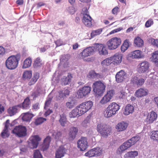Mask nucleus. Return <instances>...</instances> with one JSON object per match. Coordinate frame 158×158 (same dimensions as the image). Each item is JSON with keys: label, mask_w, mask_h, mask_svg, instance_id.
Returning <instances> with one entry per match:
<instances>
[{"label": "nucleus", "mask_w": 158, "mask_h": 158, "mask_svg": "<svg viewBox=\"0 0 158 158\" xmlns=\"http://www.w3.org/2000/svg\"><path fill=\"white\" fill-rule=\"evenodd\" d=\"M60 122L61 126L63 127L66 126L68 125V122L67 121L65 114H62L60 115Z\"/></svg>", "instance_id": "obj_37"}, {"label": "nucleus", "mask_w": 158, "mask_h": 158, "mask_svg": "<svg viewBox=\"0 0 158 158\" xmlns=\"http://www.w3.org/2000/svg\"><path fill=\"white\" fill-rule=\"evenodd\" d=\"M128 124V123L126 122L121 121L116 125V128H127Z\"/></svg>", "instance_id": "obj_40"}, {"label": "nucleus", "mask_w": 158, "mask_h": 158, "mask_svg": "<svg viewBox=\"0 0 158 158\" xmlns=\"http://www.w3.org/2000/svg\"><path fill=\"white\" fill-rule=\"evenodd\" d=\"M151 138L154 140H157L158 138V131H153L150 133Z\"/></svg>", "instance_id": "obj_45"}, {"label": "nucleus", "mask_w": 158, "mask_h": 158, "mask_svg": "<svg viewBox=\"0 0 158 158\" xmlns=\"http://www.w3.org/2000/svg\"><path fill=\"white\" fill-rule=\"evenodd\" d=\"M98 73H96L93 70L90 71L87 75V77L90 79H96L97 78L98 76Z\"/></svg>", "instance_id": "obj_42"}, {"label": "nucleus", "mask_w": 158, "mask_h": 158, "mask_svg": "<svg viewBox=\"0 0 158 158\" xmlns=\"http://www.w3.org/2000/svg\"><path fill=\"white\" fill-rule=\"evenodd\" d=\"M121 42L120 38L114 37L109 40L107 42L106 45L109 49L113 50L116 49L120 46Z\"/></svg>", "instance_id": "obj_5"}, {"label": "nucleus", "mask_w": 158, "mask_h": 158, "mask_svg": "<svg viewBox=\"0 0 158 158\" xmlns=\"http://www.w3.org/2000/svg\"><path fill=\"white\" fill-rule=\"evenodd\" d=\"M20 58V56L19 54L9 56L6 61L5 64L6 68L10 70L16 69L18 66Z\"/></svg>", "instance_id": "obj_1"}, {"label": "nucleus", "mask_w": 158, "mask_h": 158, "mask_svg": "<svg viewBox=\"0 0 158 158\" xmlns=\"http://www.w3.org/2000/svg\"><path fill=\"white\" fill-rule=\"evenodd\" d=\"M62 93H63V95H61L62 98H64L67 95H68L69 93V91L68 89H64L62 90Z\"/></svg>", "instance_id": "obj_62"}, {"label": "nucleus", "mask_w": 158, "mask_h": 158, "mask_svg": "<svg viewBox=\"0 0 158 158\" xmlns=\"http://www.w3.org/2000/svg\"><path fill=\"white\" fill-rule=\"evenodd\" d=\"M44 93V91L42 89L40 88H38L36 91L32 93V95L33 97V98H36L38 96H40Z\"/></svg>", "instance_id": "obj_36"}, {"label": "nucleus", "mask_w": 158, "mask_h": 158, "mask_svg": "<svg viewBox=\"0 0 158 158\" xmlns=\"http://www.w3.org/2000/svg\"><path fill=\"white\" fill-rule=\"evenodd\" d=\"M51 100L52 99L49 98H48L45 102L44 109L46 110L47 109L48 107L49 106V105L50 104Z\"/></svg>", "instance_id": "obj_60"}, {"label": "nucleus", "mask_w": 158, "mask_h": 158, "mask_svg": "<svg viewBox=\"0 0 158 158\" xmlns=\"http://www.w3.org/2000/svg\"><path fill=\"white\" fill-rule=\"evenodd\" d=\"M134 43L135 46L141 47L143 45L144 42L140 37H137L135 39Z\"/></svg>", "instance_id": "obj_33"}, {"label": "nucleus", "mask_w": 158, "mask_h": 158, "mask_svg": "<svg viewBox=\"0 0 158 158\" xmlns=\"http://www.w3.org/2000/svg\"><path fill=\"white\" fill-rule=\"evenodd\" d=\"M30 104L29 99L28 98H27L24 99L22 104H20L21 106L19 107L22 108L23 109H28L30 107Z\"/></svg>", "instance_id": "obj_28"}, {"label": "nucleus", "mask_w": 158, "mask_h": 158, "mask_svg": "<svg viewBox=\"0 0 158 158\" xmlns=\"http://www.w3.org/2000/svg\"><path fill=\"white\" fill-rule=\"evenodd\" d=\"M83 114L81 110L78 106L69 113V117L70 118H75L80 116Z\"/></svg>", "instance_id": "obj_13"}, {"label": "nucleus", "mask_w": 158, "mask_h": 158, "mask_svg": "<svg viewBox=\"0 0 158 158\" xmlns=\"http://www.w3.org/2000/svg\"><path fill=\"white\" fill-rule=\"evenodd\" d=\"M99 154V148H94L89 150L85 153V155L89 157H93L98 156Z\"/></svg>", "instance_id": "obj_16"}, {"label": "nucleus", "mask_w": 158, "mask_h": 158, "mask_svg": "<svg viewBox=\"0 0 158 158\" xmlns=\"http://www.w3.org/2000/svg\"><path fill=\"white\" fill-rule=\"evenodd\" d=\"M128 155L130 157H135L138 155V152L136 151H131L128 152Z\"/></svg>", "instance_id": "obj_55"}, {"label": "nucleus", "mask_w": 158, "mask_h": 158, "mask_svg": "<svg viewBox=\"0 0 158 158\" xmlns=\"http://www.w3.org/2000/svg\"><path fill=\"white\" fill-rule=\"evenodd\" d=\"M112 63L113 64V62L112 57H111L110 58H109L104 60L101 62V64L102 66H108Z\"/></svg>", "instance_id": "obj_41"}, {"label": "nucleus", "mask_w": 158, "mask_h": 158, "mask_svg": "<svg viewBox=\"0 0 158 158\" xmlns=\"http://www.w3.org/2000/svg\"><path fill=\"white\" fill-rule=\"evenodd\" d=\"M134 110V106L130 104H128L125 107L123 112V114L125 115H128L132 113Z\"/></svg>", "instance_id": "obj_20"}, {"label": "nucleus", "mask_w": 158, "mask_h": 158, "mask_svg": "<svg viewBox=\"0 0 158 158\" xmlns=\"http://www.w3.org/2000/svg\"><path fill=\"white\" fill-rule=\"evenodd\" d=\"M149 67V64L147 61H143L140 63L137 69L138 72L140 73H143L147 72Z\"/></svg>", "instance_id": "obj_9"}, {"label": "nucleus", "mask_w": 158, "mask_h": 158, "mask_svg": "<svg viewBox=\"0 0 158 158\" xmlns=\"http://www.w3.org/2000/svg\"><path fill=\"white\" fill-rule=\"evenodd\" d=\"M120 106L115 102L110 103L104 112L105 116L109 118L115 114L120 109Z\"/></svg>", "instance_id": "obj_2"}, {"label": "nucleus", "mask_w": 158, "mask_h": 158, "mask_svg": "<svg viewBox=\"0 0 158 158\" xmlns=\"http://www.w3.org/2000/svg\"><path fill=\"white\" fill-rule=\"evenodd\" d=\"M27 131V129H13L12 130V132L19 137L25 136Z\"/></svg>", "instance_id": "obj_17"}, {"label": "nucleus", "mask_w": 158, "mask_h": 158, "mask_svg": "<svg viewBox=\"0 0 158 158\" xmlns=\"http://www.w3.org/2000/svg\"><path fill=\"white\" fill-rule=\"evenodd\" d=\"M32 63V59L30 57L26 58L24 61L22 66L23 69H26L29 67L31 65Z\"/></svg>", "instance_id": "obj_34"}, {"label": "nucleus", "mask_w": 158, "mask_h": 158, "mask_svg": "<svg viewBox=\"0 0 158 158\" xmlns=\"http://www.w3.org/2000/svg\"><path fill=\"white\" fill-rule=\"evenodd\" d=\"M89 118L88 117H87L83 122L82 123V125L85 127H88L89 125Z\"/></svg>", "instance_id": "obj_54"}, {"label": "nucleus", "mask_w": 158, "mask_h": 158, "mask_svg": "<svg viewBox=\"0 0 158 158\" xmlns=\"http://www.w3.org/2000/svg\"><path fill=\"white\" fill-rule=\"evenodd\" d=\"M70 58L69 54L64 55L61 56L60 58V63L64 67L67 66L69 63L68 60Z\"/></svg>", "instance_id": "obj_22"}, {"label": "nucleus", "mask_w": 158, "mask_h": 158, "mask_svg": "<svg viewBox=\"0 0 158 158\" xmlns=\"http://www.w3.org/2000/svg\"><path fill=\"white\" fill-rule=\"evenodd\" d=\"M119 12V8L117 6L114 7L112 11V13L115 15H116Z\"/></svg>", "instance_id": "obj_63"}, {"label": "nucleus", "mask_w": 158, "mask_h": 158, "mask_svg": "<svg viewBox=\"0 0 158 158\" xmlns=\"http://www.w3.org/2000/svg\"><path fill=\"white\" fill-rule=\"evenodd\" d=\"M142 52L139 50H136L131 52V57L133 59H139L142 57Z\"/></svg>", "instance_id": "obj_27"}, {"label": "nucleus", "mask_w": 158, "mask_h": 158, "mask_svg": "<svg viewBox=\"0 0 158 158\" xmlns=\"http://www.w3.org/2000/svg\"><path fill=\"white\" fill-rule=\"evenodd\" d=\"M147 94V91L143 88H140L137 90L135 93V96L138 98L145 96Z\"/></svg>", "instance_id": "obj_24"}, {"label": "nucleus", "mask_w": 158, "mask_h": 158, "mask_svg": "<svg viewBox=\"0 0 158 158\" xmlns=\"http://www.w3.org/2000/svg\"><path fill=\"white\" fill-rule=\"evenodd\" d=\"M67 10L71 14L73 15L75 13L76 10L75 8L73 6H70L68 7L67 9Z\"/></svg>", "instance_id": "obj_58"}, {"label": "nucleus", "mask_w": 158, "mask_h": 158, "mask_svg": "<svg viewBox=\"0 0 158 158\" xmlns=\"http://www.w3.org/2000/svg\"><path fill=\"white\" fill-rule=\"evenodd\" d=\"M22 119L23 120L28 122L30 121L34 116L33 114L30 113L29 112L23 113L21 115Z\"/></svg>", "instance_id": "obj_26"}, {"label": "nucleus", "mask_w": 158, "mask_h": 158, "mask_svg": "<svg viewBox=\"0 0 158 158\" xmlns=\"http://www.w3.org/2000/svg\"><path fill=\"white\" fill-rule=\"evenodd\" d=\"M46 119L42 117H40L37 118L35 122V123L36 125H40L44 121H46Z\"/></svg>", "instance_id": "obj_50"}, {"label": "nucleus", "mask_w": 158, "mask_h": 158, "mask_svg": "<svg viewBox=\"0 0 158 158\" xmlns=\"http://www.w3.org/2000/svg\"><path fill=\"white\" fill-rule=\"evenodd\" d=\"M78 131V129H73L72 131L69 132V137L72 139H74Z\"/></svg>", "instance_id": "obj_49"}, {"label": "nucleus", "mask_w": 158, "mask_h": 158, "mask_svg": "<svg viewBox=\"0 0 158 158\" xmlns=\"http://www.w3.org/2000/svg\"><path fill=\"white\" fill-rule=\"evenodd\" d=\"M18 119H16L12 122L11 125V127H15L14 128H26L24 126L18 125Z\"/></svg>", "instance_id": "obj_38"}, {"label": "nucleus", "mask_w": 158, "mask_h": 158, "mask_svg": "<svg viewBox=\"0 0 158 158\" xmlns=\"http://www.w3.org/2000/svg\"><path fill=\"white\" fill-rule=\"evenodd\" d=\"M34 158H42V156L40 153V151L38 150L34 151Z\"/></svg>", "instance_id": "obj_52"}, {"label": "nucleus", "mask_w": 158, "mask_h": 158, "mask_svg": "<svg viewBox=\"0 0 158 158\" xmlns=\"http://www.w3.org/2000/svg\"><path fill=\"white\" fill-rule=\"evenodd\" d=\"M92 87L94 94L98 98L99 97V81H97L94 83Z\"/></svg>", "instance_id": "obj_32"}, {"label": "nucleus", "mask_w": 158, "mask_h": 158, "mask_svg": "<svg viewBox=\"0 0 158 158\" xmlns=\"http://www.w3.org/2000/svg\"><path fill=\"white\" fill-rule=\"evenodd\" d=\"M85 11L83 15L82 22L84 24L88 27H91L92 26V19L90 16L87 13V10L86 8H84L83 10Z\"/></svg>", "instance_id": "obj_8"}, {"label": "nucleus", "mask_w": 158, "mask_h": 158, "mask_svg": "<svg viewBox=\"0 0 158 158\" xmlns=\"http://www.w3.org/2000/svg\"><path fill=\"white\" fill-rule=\"evenodd\" d=\"M92 106V102L91 101H88L82 103L78 106L80 109L81 110L83 114H84L90 110Z\"/></svg>", "instance_id": "obj_10"}, {"label": "nucleus", "mask_w": 158, "mask_h": 158, "mask_svg": "<svg viewBox=\"0 0 158 158\" xmlns=\"http://www.w3.org/2000/svg\"><path fill=\"white\" fill-rule=\"evenodd\" d=\"M86 137H82L77 142V147L81 151H85L88 146Z\"/></svg>", "instance_id": "obj_6"}, {"label": "nucleus", "mask_w": 158, "mask_h": 158, "mask_svg": "<svg viewBox=\"0 0 158 158\" xmlns=\"http://www.w3.org/2000/svg\"><path fill=\"white\" fill-rule=\"evenodd\" d=\"M157 114L155 112L151 111L147 116V121L149 123H152L156 118Z\"/></svg>", "instance_id": "obj_25"}, {"label": "nucleus", "mask_w": 158, "mask_h": 158, "mask_svg": "<svg viewBox=\"0 0 158 158\" xmlns=\"http://www.w3.org/2000/svg\"><path fill=\"white\" fill-rule=\"evenodd\" d=\"M102 131H101V134L103 137H106L110 133V131H107L108 129H102Z\"/></svg>", "instance_id": "obj_53"}, {"label": "nucleus", "mask_w": 158, "mask_h": 158, "mask_svg": "<svg viewBox=\"0 0 158 158\" xmlns=\"http://www.w3.org/2000/svg\"><path fill=\"white\" fill-rule=\"evenodd\" d=\"M99 34V30L93 31L91 33V35L92 38L98 35Z\"/></svg>", "instance_id": "obj_64"}, {"label": "nucleus", "mask_w": 158, "mask_h": 158, "mask_svg": "<svg viewBox=\"0 0 158 158\" xmlns=\"http://www.w3.org/2000/svg\"><path fill=\"white\" fill-rule=\"evenodd\" d=\"M72 78V77L71 74H69L67 77H64L61 79L62 84L64 85H68L71 82Z\"/></svg>", "instance_id": "obj_30"}, {"label": "nucleus", "mask_w": 158, "mask_h": 158, "mask_svg": "<svg viewBox=\"0 0 158 158\" xmlns=\"http://www.w3.org/2000/svg\"><path fill=\"white\" fill-rule=\"evenodd\" d=\"M65 149L63 147H60L55 153V158H61L65 154Z\"/></svg>", "instance_id": "obj_18"}, {"label": "nucleus", "mask_w": 158, "mask_h": 158, "mask_svg": "<svg viewBox=\"0 0 158 158\" xmlns=\"http://www.w3.org/2000/svg\"><path fill=\"white\" fill-rule=\"evenodd\" d=\"M9 119H7L6 121L3 123L4 125V128H9L11 127V123H10Z\"/></svg>", "instance_id": "obj_59"}, {"label": "nucleus", "mask_w": 158, "mask_h": 158, "mask_svg": "<svg viewBox=\"0 0 158 158\" xmlns=\"http://www.w3.org/2000/svg\"><path fill=\"white\" fill-rule=\"evenodd\" d=\"M140 139V137L139 136L136 135L125 142L120 147V148L121 151H124L130 148L132 146L134 145Z\"/></svg>", "instance_id": "obj_4"}, {"label": "nucleus", "mask_w": 158, "mask_h": 158, "mask_svg": "<svg viewBox=\"0 0 158 158\" xmlns=\"http://www.w3.org/2000/svg\"><path fill=\"white\" fill-rule=\"evenodd\" d=\"M149 41L152 45L158 48V39H155L150 38L149 39Z\"/></svg>", "instance_id": "obj_51"}, {"label": "nucleus", "mask_w": 158, "mask_h": 158, "mask_svg": "<svg viewBox=\"0 0 158 158\" xmlns=\"http://www.w3.org/2000/svg\"><path fill=\"white\" fill-rule=\"evenodd\" d=\"M106 85L105 84L99 81V95L105 91Z\"/></svg>", "instance_id": "obj_47"}, {"label": "nucleus", "mask_w": 158, "mask_h": 158, "mask_svg": "<svg viewBox=\"0 0 158 158\" xmlns=\"http://www.w3.org/2000/svg\"><path fill=\"white\" fill-rule=\"evenodd\" d=\"M41 139L37 135L32 136L30 138L31 143L28 144L29 147L31 149L36 148L39 144V142L41 141Z\"/></svg>", "instance_id": "obj_7"}, {"label": "nucleus", "mask_w": 158, "mask_h": 158, "mask_svg": "<svg viewBox=\"0 0 158 158\" xmlns=\"http://www.w3.org/2000/svg\"><path fill=\"white\" fill-rule=\"evenodd\" d=\"M130 45V43L128 40H125L121 47L122 52H124L128 48Z\"/></svg>", "instance_id": "obj_29"}, {"label": "nucleus", "mask_w": 158, "mask_h": 158, "mask_svg": "<svg viewBox=\"0 0 158 158\" xmlns=\"http://www.w3.org/2000/svg\"><path fill=\"white\" fill-rule=\"evenodd\" d=\"M91 90V88L89 86H85L79 89L77 92L78 98H82L89 94Z\"/></svg>", "instance_id": "obj_12"}, {"label": "nucleus", "mask_w": 158, "mask_h": 158, "mask_svg": "<svg viewBox=\"0 0 158 158\" xmlns=\"http://www.w3.org/2000/svg\"><path fill=\"white\" fill-rule=\"evenodd\" d=\"M153 24V21L152 19H149L145 23V26L146 27H149Z\"/></svg>", "instance_id": "obj_56"}, {"label": "nucleus", "mask_w": 158, "mask_h": 158, "mask_svg": "<svg viewBox=\"0 0 158 158\" xmlns=\"http://www.w3.org/2000/svg\"><path fill=\"white\" fill-rule=\"evenodd\" d=\"M108 54V51L106 47H102L101 51H99V54L106 55Z\"/></svg>", "instance_id": "obj_57"}, {"label": "nucleus", "mask_w": 158, "mask_h": 158, "mask_svg": "<svg viewBox=\"0 0 158 158\" xmlns=\"http://www.w3.org/2000/svg\"><path fill=\"white\" fill-rule=\"evenodd\" d=\"M151 58L152 62L158 66V50L155 51L152 53Z\"/></svg>", "instance_id": "obj_31"}, {"label": "nucleus", "mask_w": 158, "mask_h": 158, "mask_svg": "<svg viewBox=\"0 0 158 158\" xmlns=\"http://www.w3.org/2000/svg\"><path fill=\"white\" fill-rule=\"evenodd\" d=\"M91 47L94 50V53L96 51L99 50V44L98 43L94 44L93 46Z\"/></svg>", "instance_id": "obj_61"}, {"label": "nucleus", "mask_w": 158, "mask_h": 158, "mask_svg": "<svg viewBox=\"0 0 158 158\" xmlns=\"http://www.w3.org/2000/svg\"><path fill=\"white\" fill-rule=\"evenodd\" d=\"M32 75V72L31 70H26L23 73V78L24 79L29 80L31 78Z\"/></svg>", "instance_id": "obj_39"}, {"label": "nucleus", "mask_w": 158, "mask_h": 158, "mask_svg": "<svg viewBox=\"0 0 158 158\" xmlns=\"http://www.w3.org/2000/svg\"><path fill=\"white\" fill-rule=\"evenodd\" d=\"M91 47H89L84 48L82 52L78 55V58L80 59L83 60L85 61H89L90 60V58L87 57L94 54V50Z\"/></svg>", "instance_id": "obj_3"}, {"label": "nucleus", "mask_w": 158, "mask_h": 158, "mask_svg": "<svg viewBox=\"0 0 158 158\" xmlns=\"http://www.w3.org/2000/svg\"><path fill=\"white\" fill-rule=\"evenodd\" d=\"M21 106L20 105H18L12 107H10L7 110V112L9 115L12 116L18 112V108Z\"/></svg>", "instance_id": "obj_19"}, {"label": "nucleus", "mask_w": 158, "mask_h": 158, "mask_svg": "<svg viewBox=\"0 0 158 158\" xmlns=\"http://www.w3.org/2000/svg\"><path fill=\"white\" fill-rule=\"evenodd\" d=\"M39 77V74L37 73H35L33 74L32 78L31 80L28 83L29 85H31L34 84L37 81V80Z\"/></svg>", "instance_id": "obj_35"}, {"label": "nucleus", "mask_w": 158, "mask_h": 158, "mask_svg": "<svg viewBox=\"0 0 158 158\" xmlns=\"http://www.w3.org/2000/svg\"><path fill=\"white\" fill-rule=\"evenodd\" d=\"M113 90H110L108 91L106 94L102 98L100 103L102 104H106L110 102L114 94Z\"/></svg>", "instance_id": "obj_11"}, {"label": "nucleus", "mask_w": 158, "mask_h": 158, "mask_svg": "<svg viewBox=\"0 0 158 158\" xmlns=\"http://www.w3.org/2000/svg\"><path fill=\"white\" fill-rule=\"evenodd\" d=\"M126 73L123 70L118 72L116 75V80L118 83L122 82L127 78Z\"/></svg>", "instance_id": "obj_14"}, {"label": "nucleus", "mask_w": 158, "mask_h": 158, "mask_svg": "<svg viewBox=\"0 0 158 158\" xmlns=\"http://www.w3.org/2000/svg\"><path fill=\"white\" fill-rule=\"evenodd\" d=\"M10 135L8 129H4L1 133L2 137L4 139L8 137Z\"/></svg>", "instance_id": "obj_48"}, {"label": "nucleus", "mask_w": 158, "mask_h": 158, "mask_svg": "<svg viewBox=\"0 0 158 158\" xmlns=\"http://www.w3.org/2000/svg\"><path fill=\"white\" fill-rule=\"evenodd\" d=\"M42 61L40 57H37L35 59L33 63V66L35 68L40 67L42 64Z\"/></svg>", "instance_id": "obj_44"}, {"label": "nucleus", "mask_w": 158, "mask_h": 158, "mask_svg": "<svg viewBox=\"0 0 158 158\" xmlns=\"http://www.w3.org/2000/svg\"><path fill=\"white\" fill-rule=\"evenodd\" d=\"M131 81L133 84L139 87L141 86L144 83L145 80L142 78L139 79L137 77H134L132 79Z\"/></svg>", "instance_id": "obj_23"}, {"label": "nucleus", "mask_w": 158, "mask_h": 158, "mask_svg": "<svg viewBox=\"0 0 158 158\" xmlns=\"http://www.w3.org/2000/svg\"><path fill=\"white\" fill-rule=\"evenodd\" d=\"M76 103V101L74 100H69L66 103V106L69 109H71L75 106Z\"/></svg>", "instance_id": "obj_43"}, {"label": "nucleus", "mask_w": 158, "mask_h": 158, "mask_svg": "<svg viewBox=\"0 0 158 158\" xmlns=\"http://www.w3.org/2000/svg\"><path fill=\"white\" fill-rule=\"evenodd\" d=\"M51 141V137L49 136L46 137L44 139L43 143L42 145L41 150L43 151L47 150L49 148Z\"/></svg>", "instance_id": "obj_15"}, {"label": "nucleus", "mask_w": 158, "mask_h": 158, "mask_svg": "<svg viewBox=\"0 0 158 158\" xmlns=\"http://www.w3.org/2000/svg\"><path fill=\"white\" fill-rule=\"evenodd\" d=\"M125 90L122 88L120 89V91L118 93V95L120 98H124L126 96V93Z\"/></svg>", "instance_id": "obj_46"}, {"label": "nucleus", "mask_w": 158, "mask_h": 158, "mask_svg": "<svg viewBox=\"0 0 158 158\" xmlns=\"http://www.w3.org/2000/svg\"><path fill=\"white\" fill-rule=\"evenodd\" d=\"M113 62V64H119L122 61V56L119 53H116L111 56Z\"/></svg>", "instance_id": "obj_21"}]
</instances>
